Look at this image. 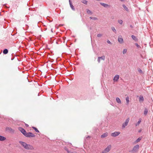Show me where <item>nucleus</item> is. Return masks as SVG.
Masks as SVG:
<instances>
[{
  "label": "nucleus",
  "mask_w": 153,
  "mask_h": 153,
  "mask_svg": "<svg viewBox=\"0 0 153 153\" xmlns=\"http://www.w3.org/2000/svg\"><path fill=\"white\" fill-rule=\"evenodd\" d=\"M107 42L109 44H111V42H110L109 40H108L107 41Z\"/></svg>",
  "instance_id": "obj_36"
},
{
  "label": "nucleus",
  "mask_w": 153,
  "mask_h": 153,
  "mask_svg": "<svg viewBox=\"0 0 153 153\" xmlns=\"http://www.w3.org/2000/svg\"><path fill=\"white\" fill-rule=\"evenodd\" d=\"M25 136L28 137H35V135L34 134L30 132L26 133Z\"/></svg>",
  "instance_id": "obj_4"
},
{
  "label": "nucleus",
  "mask_w": 153,
  "mask_h": 153,
  "mask_svg": "<svg viewBox=\"0 0 153 153\" xmlns=\"http://www.w3.org/2000/svg\"><path fill=\"white\" fill-rule=\"evenodd\" d=\"M111 18H112V19H114V17L113 16Z\"/></svg>",
  "instance_id": "obj_44"
},
{
  "label": "nucleus",
  "mask_w": 153,
  "mask_h": 153,
  "mask_svg": "<svg viewBox=\"0 0 153 153\" xmlns=\"http://www.w3.org/2000/svg\"><path fill=\"white\" fill-rule=\"evenodd\" d=\"M25 125L27 127H28L29 126L27 124H26V123H25Z\"/></svg>",
  "instance_id": "obj_38"
},
{
  "label": "nucleus",
  "mask_w": 153,
  "mask_h": 153,
  "mask_svg": "<svg viewBox=\"0 0 153 153\" xmlns=\"http://www.w3.org/2000/svg\"><path fill=\"white\" fill-rule=\"evenodd\" d=\"M120 132L119 131H115L113 133H112L111 134V136L113 137H116L120 134Z\"/></svg>",
  "instance_id": "obj_6"
},
{
  "label": "nucleus",
  "mask_w": 153,
  "mask_h": 153,
  "mask_svg": "<svg viewBox=\"0 0 153 153\" xmlns=\"http://www.w3.org/2000/svg\"><path fill=\"white\" fill-rule=\"evenodd\" d=\"M120 1H124L125 0H120Z\"/></svg>",
  "instance_id": "obj_40"
},
{
  "label": "nucleus",
  "mask_w": 153,
  "mask_h": 153,
  "mask_svg": "<svg viewBox=\"0 0 153 153\" xmlns=\"http://www.w3.org/2000/svg\"><path fill=\"white\" fill-rule=\"evenodd\" d=\"M148 112V110L147 108H145V109H144V114L145 115H146L147 114Z\"/></svg>",
  "instance_id": "obj_18"
},
{
  "label": "nucleus",
  "mask_w": 153,
  "mask_h": 153,
  "mask_svg": "<svg viewBox=\"0 0 153 153\" xmlns=\"http://www.w3.org/2000/svg\"><path fill=\"white\" fill-rule=\"evenodd\" d=\"M100 4L101 5L107 8L110 7V6L106 4L103 3L102 2H100Z\"/></svg>",
  "instance_id": "obj_11"
},
{
  "label": "nucleus",
  "mask_w": 153,
  "mask_h": 153,
  "mask_svg": "<svg viewBox=\"0 0 153 153\" xmlns=\"http://www.w3.org/2000/svg\"><path fill=\"white\" fill-rule=\"evenodd\" d=\"M144 100V99L143 97V96L142 95H140V96L139 97V101L140 102H142Z\"/></svg>",
  "instance_id": "obj_13"
},
{
  "label": "nucleus",
  "mask_w": 153,
  "mask_h": 153,
  "mask_svg": "<svg viewBox=\"0 0 153 153\" xmlns=\"http://www.w3.org/2000/svg\"><path fill=\"white\" fill-rule=\"evenodd\" d=\"M141 139H142V138L140 137L138 138L135 141V143H138V142H140Z\"/></svg>",
  "instance_id": "obj_21"
},
{
  "label": "nucleus",
  "mask_w": 153,
  "mask_h": 153,
  "mask_svg": "<svg viewBox=\"0 0 153 153\" xmlns=\"http://www.w3.org/2000/svg\"><path fill=\"white\" fill-rule=\"evenodd\" d=\"M118 22L120 24H122L123 22V21L122 20H118Z\"/></svg>",
  "instance_id": "obj_33"
},
{
  "label": "nucleus",
  "mask_w": 153,
  "mask_h": 153,
  "mask_svg": "<svg viewBox=\"0 0 153 153\" xmlns=\"http://www.w3.org/2000/svg\"><path fill=\"white\" fill-rule=\"evenodd\" d=\"M118 41L120 43H122L123 42V39L122 37V36H118Z\"/></svg>",
  "instance_id": "obj_9"
},
{
  "label": "nucleus",
  "mask_w": 153,
  "mask_h": 153,
  "mask_svg": "<svg viewBox=\"0 0 153 153\" xmlns=\"http://www.w3.org/2000/svg\"><path fill=\"white\" fill-rule=\"evenodd\" d=\"M51 31L52 33H53V30H52V28L51 29Z\"/></svg>",
  "instance_id": "obj_42"
},
{
  "label": "nucleus",
  "mask_w": 153,
  "mask_h": 153,
  "mask_svg": "<svg viewBox=\"0 0 153 153\" xmlns=\"http://www.w3.org/2000/svg\"><path fill=\"white\" fill-rule=\"evenodd\" d=\"M108 135V133L107 132H106L105 133L101 135V138H104L107 137Z\"/></svg>",
  "instance_id": "obj_14"
},
{
  "label": "nucleus",
  "mask_w": 153,
  "mask_h": 153,
  "mask_svg": "<svg viewBox=\"0 0 153 153\" xmlns=\"http://www.w3.org/2000/svg\"><path fill=\"white\" fill-rule=\"evenodd\" d=\"M111 145H108L101 153H108L111 149Z\"/></svg>",
  "instance_id": "obj_3"
},
{
  "label": "nucleus",
  "mask_w": 153,
  "mask_h": 153,
  "mask_svg": "<svg viewBox=\"0 0 153 153\" xmlns=\"http://www.w3.org/2000/svg\"><path fill=\"white\" fill-rule=\"evenodd\" d=\"M99 57L100 58V60H102L103 61L105 60V56L103 55L100 57L99 56Z\"/></svg>",
  "instance_id": "obj_22"
},
{
  "label": "nucleus",
  "mask_w": 153,
  "mask_h": 153,
  "mask_svg": "<svg viewBox=\"0 0 153 153\" xmlns=\"http://www.w3.org/2000/svg\"><path fill=\"white\" fill-rule=\"evenodd\" d=\"M122 6L125 10L127 11H128L129 10L128 8L124 4H123Z\"/></svg>",
  "instance_id": "obj_16"
},
{
  "label": "nucleus",
  "mask_w": 153,
  "mask_h": 153,
  "mask_svg": "<svg viewBox=\"0 0 153 153\" xmlns=\"http://www.w3.org/2000/svg\"><path fill=\"white\" fill-rule=\"evenodd\" d=\"M111 29L113 31V32H115V33H116V30L114 27H111Z\"/></svg>",
  "instance_id": "obj_29"
},
{
  "label": "nucleus",
  "mask_w": 153,
  "mask_h": 153,
  "mask_svg": "<svg viewBox=\"0 0 153 153\" xmlns=\"http://www.w3.org/2000/svg\"><path fill=\"white\" fill-rule=\"evenodd\" d=\"M86 12H87V13L88 14H92V12L90 10H89V9H87Z\"/></svg>",
  "instance_id": "obj_26"
},
{
  "label": "nucleus",
  "mask_w": 153,
  "mask_h": 153,
  "mask_svg": "<svg viewBox=\"0 0 153 153\" xmlns=\"http://www.w3.org/2000/svg\"><path fill=\"white\" fill-rule=\"evenodd\" d=\"M130 118L129 117L126 120L125 122L123 123L122 126L123 128H125L128 125V123L129 122Z\"/></svg>",
  "instance_id": "obj_2"
},
{
  "label": "nucleus",
  "mask_w": 153,
  "mask_h": 153,
  "mask_svg": "<svg viewBox=\"0 0 153 153\" xmlns=\"http://www.w3.org/2000/svg\"><path fill=\"white\" fill-rule=\"evenodd\" d=\"M90 30H91V27H90Z\"/></svg>",
  "instance_id": "obj_45"
},
{
  "label": "nucleus",
  "mask_w": 153,
  "mask_h": 153,
  "mask_svg": "<svg viewBox=\"0 0 153 153\" xmlns=\"http://www.w3.org/2000/svg\"><path fill=\"white\" fill-rule=\"evenodd\" d=\"M102 36V35L100 33L98 34L97 35V36L98 37H101Z\"/></svg>",
  "instance_id": "obj_35"
},
{
  "label": "nucleus",
  "mask_w": 153,
  "mask_h": 153,
  "mask_svg": "<svg viewBox=\"0 0 153 153\" xmlns=\"http://www.w3.org/2000/svg\"><path fill=\"white\" fill-rule=\"evenodd\" d=\"M19 129L24 136L25 135L27 132L25 129L20 127L19 128Z\"/></svg>",
  "instance_id": "obj_7"
},
{
  "label": "nucleus",
  "mask_w": 153,
  "mask_h": 153,
  "mask_svg": "<svg viewBox=\"0 0 153 153\" xmlns=\"http://www.w3.org/2000/svg\"><path fill=\"white\" fill-rule=\"evenodd\" d=\"M8 50L7 49H5L3 51V53L4 54H6L8 53Z\"/></svg>",
  "instance_id": "obj_20"
},
{
  "label": "nucleus",
  "mask_w": 153,
  "mask_h": 153,
  "mask_svg": "<svg viewBox=\"0 0 153 153\" xmlns=\"http://www.w3.org/2000/svg\"><path fill=\"white\" fill-rule=\"evenodd\" d=\"M6 139V138L5 137H4V136L0 135V141H3L4 140H5Z\"/></svg>",
  "instance_id": "obj_15"
},
{
  "label": "nucleus",
  "mask_w": 153,
  "mask_h": 153,
  "mask_svg": "<svg viewBox=\"0 0 153 153\" xmlns=\"http://www.w3.org/2000/svg\"><path fill=\"white\" fill-rule=\"evenodd\" d=\"M32 128L36 132L39 133V131L38 130V129L34 127H32Z\"/></svg>",
  "instance_id": "obj_25"
},
{
  "label": "nucleus",
  "mask_w": 153,
  "mask_h": 153,
  "mask_svg": "<svg viewBox=\"0 0 153 153\" xmlns=\"http://www.w3.org/2000/svg\"><path fill=\"white\" fill-rule=\"evenodd\" d=\"M14 59V58H11V60H13Z\"/></svg>",
  "instance_id": "obj_43"
},
{
  "label": "nucleus",
  "mask_w": 153,
  "mask_h": 153,
  "mask_svg": "<svg viewBox=\"0 0 153 153\" xmlns=\"http://www.w3.org/2000/svg\"><path fill=\"white\" fill-rule=\"evenodd\" d=\"M97 61L99 63H100V59L99 57H98Z\"/></svg>",
  "instance_id": "obj_34"
},
{
  "label": "nucleus",
  "mask_w": 153,
  "mask_h": 153,
  "mask_svg": "<svg viewBox=\"0 0 153 153\" xmlns=\"http://www.w3.org/2000/svg\"><path fill=\"white\" fill-rule=\"evenodd\" d=\"M126 103H127V104H128L129 102V98L128 97H126Z\"/></svg>",
  "instance_id": "obj_24"
},
{
  "label": "nucleus",
  "mask_w": 153,
  "mask_h": 153,
  "mask_svg": "<svg viewBox=\"0 0 153 153\" xmlns=\"http://www.w3.org/2000/svg\"><path fill=\"white\" fill-rule=\"evenodd\" d=\"M141 131V130H139L138 131L139 132H140Z\"/></svg>",
  "instance_id": "obj_41"
},
{
  "label": "nucleus",
  "mask_w": 153,
  "mask_h": 153,
  "mask_svg": "<svg viewBox=\"0 0 153 153\" xmlns=\"http://www.w3.org/2000/svg\"><path fill=\"white\" fill-rule=\"evenodd\" d=\"M90 137L89 136H88V137Z\"/></svg>",
  "instance_id": "obj_46"
},
{
  "label": "nucleus",
  "mask_w": 153,
  "mask_h": 153,
  "mask_svg": "<svg viewBox=\"0 0 153 153\" xmlns=\"http://www.w3.org/2000/svg\"><path fill=\"white\" fill-rule=\"evenodd\" d=\"M153 120V118H152Z\"/></svg>",
  "instance_id": "obj_47"
},
{
  "label": "nucleus",
  "mask_w": 153,
  "mask_h": 153,
  "mask_svg": "<svg viewBox=\"0 0 153 153\" xmlns=\"http://www.w3.org/2000/svg\"><path fill=\"white\" fill-rule=\"evenodd\" d=\"M81 2L85 4H87L88 1L86 0H82L81 1Z\"/></svg>",
  "instance_id": "obj_23"
},
{
  "label": "nucleus",
  "mask_w": 153,
  "mask_h": 153,
  "mask_svg": "<svg viewBox=\"0 0 153 153\" xmlns=\"http://www.w3.org/2000/svg\"><path fill=\"white\" fill-rule=\"evenodd\" d=\"M119 77V76L118 75H116L114 77L113 80L114 81H117L118 80Z\"/></svg>",
  "instance_id": "obj_12"
},
{
  "label": "nucleus",
  "mask_w": 153,
  "mask_h": 153,
  "mask_svg": "<svg viewBox=\"0 0 153 153\" xmlns=\"http://www.w3.org/2000/svg\"><path fill=\"white\" fill-rule=\"evenodd\" d=\"M64 149L68 153H71V152L68 150V149L67 148L65 147Z\"/></svg>",
  "instance_id": "obj_31"
},
{
  "label": "nucleus",
  "mask_w": 153,
  "mask_h": 153,
  "mask_svg": "<svg viewBox=\"0 0 153 153\" xmlns=\"http://www.w3.org/2000/svg\"><path fill=\"white\" fill-rule=\"evenodd\" d=\"M127 50L126 49H124L123 50V54H124L126 53L127 52Z\"/></svg>",
  "instance_id": "obj_30"
},
{
  "label": "nucleus",
  "mask_w": 153,
  "mask_h": 153,
  "mask_svg": "<svg viewBox=\"0 0 153 153\" xmlns=\"http://www.w3.org/2000/svg\"><path fill=\"white\" fill-rule=\"evenodd\" d=\"M130 27L131 28H133V26H132V25H130Z\"/></svg>",
  "instance_id": "obj_39"
},
{
  "label": "nucleus",
  "mask_w": 153,
  "mask_h": 153,
  "mask_svg": "<svg viewBox=\"0 0 153 153\" xmlns=\"http://www.w3.org/2000/svg\"><path fill=\"white\" fill-rule=\"evenodd\" d=\"M19 143L26 149L33 150L34 149V147L30 144H27L25 142L19 141Z\"/></svg>",
  "instance_id": "obj_1"
},
{
  "label": "nucleus",
  "mask_w": 153,
  "mask_h": 153,
  "mask_svg": "<svg viewBox=\"0 0 153 153\" xmlns=\"http://www.w3.org/2000/svg\"><path fill=\"white\" fill-rule=\"evenodd\" d=\"M6 130L7 131L10 133H14V130L10 127H7L6 128Z\"/></svg>",
  "instance_id": "obj_8"
},
{
  "label": "nucleus",
  "mask_w": 153,
  "mask_h": 153,
  "mask_svg": "<svg viewBox=\"0 0 153 153\" xmlns=\"http://www.w3.org/2000/svg\"><path fill=\"white\" fill-rule=\"evenodd\" d=\"M135 45H136V46H137V48H139V47H140V45H138V44L137 43H135Z\"/></svg>",
  "instance_id": "obj_37"
},
{
  "label": "nucleus",
  "mask_w": 153,
  "mask_h": 153,
  "mask_svg": "<svg viewBox=\"0 0 153 153\" xmlns=\"http://www.w3.org/2000/svg\"><path fill=\"white\" fill-rule=\"evenodd\" d=\"M69 1L70 7L74 11L75 10V9L74 6L72 4V2L71 1V0H69Z\"/></svg>",
  "instance_id": "obj_10"
},
{
  "label": "nucleus",
  "mask_w": 153,
  "mask_h": 153,
  "mask_svg": "<svg viewBox=\"0 0 153 153\" xmlns=\"http://www.w3.org/2000/svg\"><path fill=\"white\" fill-rule=\"evenodd\" d=\"M139 148V146L138 145H137L135 146L133 148L132 150L131 151L133 152H136L137 151Z\"/></svg>",
  "instance_id": "obj_5"
},
{
  "label": "nucleus",
  "mask_w": 153,
  "mask_h": 153,
  "mask_svg": "<svg viewBox=\"0 0 153 153\" xmlns=\"http://www.w3.org/2000/svg\"><path fill=\"white\" fill-rule=\"evenodd\" d=\"M89 18L91 19H93L94 20H97L98 19L97 17H90Z\"/></svg>",
  "instance_id": "obj_27"
},
{
  "label": "nucleus",
  "mask_w": 153,
  "mask_h": 153,
  "mask_svg": "<svg viewBox=\"0 0 153 153\" xmlns=\"http://www.w3.org/2000/svg\"><path fill=\"white\" fill-rule=\"evenodd\" d=\"M132 38L135 41H137L138 39L134 35H132L131 36Z\"/></svg>",
  "instance_id": "obj_17"
},
{
  "label": "nucleus",
  "mask_w": 153,
  "mask_h": 153,
  "mask_svg": "<svg viewBox=\"0 0 153 153\" xmlns=\"http://www.w3.org/2000/svg\"><path fill=\"white\" fill-rule=\"evenodd\" d=\"M138 71L140 73H143L142 71L140 68H138L137 69Z\"/></svg>",
  "instance_id": "obj_32"
},
{
  "label": "nucleus",
  "mask_w": 153,
  "mask_h": 153,
  "mask_svg": "<svg viewBox=\"0 0 153 153\" xmlns=\"http://www.w3.org/2000/svg\"><path fill=\"white\" fill-rule=\"evenodd\" d=\"M116 100L117 102L119 104H120L121 103V100L119 98L117 97L116 98Z\"/></svg>",
  "instance_id": "obj_19"
},
{
  "label": "nucleus",
  "mask_w": 153,
  "mask_h": 153,
  "mask_svg": "<svg viewBox=\"0 0 153 153\" xmlns=\"http://www.w3.org/2000/svg\"><path fill=\"white\" fill-rule=\"evenodd\" d=\"M141 119H139V121H138V122L136 124V126H137V125H138L141 123Z\"/></svg>",
  "instance_id": "obj_28"
}]
</instances>
